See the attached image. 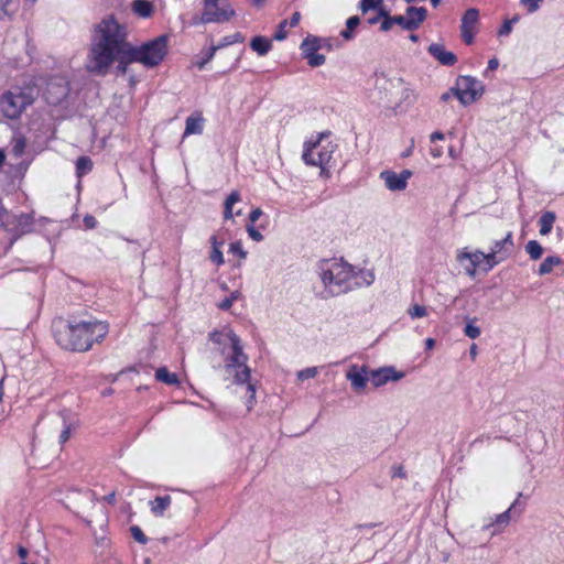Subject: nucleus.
Wrapping results in <instances>:
<instances>
[{
  "instance_id": "nucleus-60",
  "label": "nucleus",
  "mask_w": 564,
  "mask_h": 564,
  "mask_svg": "<svg viewBox=\"0 0 564 564\" xmlns=\"http://www.w3.org/2000/svg\"><path fill=\"white\" fill-rule=\"evenodd\" d=\"M340 35L345 39V40H351L352 39V30H349L346 28V30L341 31L340 32Z\"/></svg>"
},
{
  "instance_id": "nucleus-63",
  "label": "nucleus",
  "mask_w": 564,
  "mask_h": 564,
  "mask_svg": "<svg viewBox=\"0 0 564 564\" xmlns=\"http://www.w3.org/2000/svg\"><path fill=\"white\" fill-rule=\"evenodd\" d=\"M29 554V551L24 547V546H19L18 547V555L21 557V558H25Z\"/></svg>"
},
{
  "instance_id": "nucleus-33",
  "label": "nucleus",
  "mask_w": 564,
  "mask_h": 564,
  "mask_svg": "<svg viewBox=\"0 0 564 564\" xmlns=\"http://www.w3.org/2000/svg\"><path fill=\"white\" fill-rule=\"evenodd\" d=\"M505 259V256L499 254L498 249H491L490 252L485 253L484 260L487 261L488 269H491L494 265L498 264Z\"/></svg>"
},
{
  "instance_id": "nucleus-26",
  "label": "nucleus",
  "mask_w": 564,
  "mask_h": 564,
  "mask_svg": "<svg viewBox=\"0 0 564 564\" xmlns=\"http://www.w3.org/2000/svg\"><path fill=\"white\" fill-rule=\"evenodd\" d=\"M555 214L553 212H545L539 223H540V234L545 236L551 232L553 224L555 221Z\"/></svg>"
},
{
  "instance_id": "nucleus-62",
  "label": "nucleus",
  "mask_w": 564,
  "mask_h": 564,
  "mask_svg": "<svg viewBox=\"0 0 564 564\" xmlns=\"http://www.w3.org/2000/svg\"><path fill=\"white\" fill-rule=\"evenodd\" d=\"M431 154L433 158L438 159L443 155V151L440 148H433L431 149Z\"/></svg>"
},
{
  "instance_id": "nucleus-55",
  "label": "nucleus",
  "mask_w": 564,
  "mask_h": 564,
  "mask_svg": "<svg viewBox=\"0 0 564 564\" xmlns=\"http://www.w3.org/2000/svg\"><path fill=\"white\" fill-rule=\"evenodd\" d=\"M301 20V13L299 11L294 12L290 19V21L288 22L290 24V26H296L299 24Z\"/></svg>"
},
{
  "instance_id": "nucleus-58",
  "label": "nucleus",
  "mask_w": 564,
  "mask_h": 564,
  "mask_svg": "<svg viewBox=\"0 0 564 564\" xmlns=\"http://www.w3.org/2000/svg\"><path fill=\"white\" fill-rule=\"evenodd\" d=\"M469 257H471V252L462 251L457 254V261L463 262L464 260H469Z\"/></svg>"
},
{
  "instance_id": "nucleus-14",
  "label": "nucleus",
  "mask_w": 564,
  "mask_h": 564,
  "mask_svg": "<svg viewBox=\"0 0 564 564\" xmlns=\"http://www.w3.org/2000/svg\"><path fill=\"white\" fill-rule=\"evenodd\" d=\"M427 52L442 65L452 66L457 62L456 55L453 52L446 51L442 44H431Z\"/></svg>"
},
{
  "instance_id": "nucleus-38",
  "label": "nucleus",
  "mask_w": 564,
  "mask_h": 564,
  "mask_svg": "<svg viewBox=\"0 0 564 564\" xmlns=\"http://www.w3.org/2000/svg\"><path fill=\"white\" fill-rule=\"evenodd\" d=\"M517 21H518V17H514L511 20H506L503 22L502 26L500 28V30L498 31V35H500V36L509 35L512 31V23H514Z\"/></svg>"
},
{
  "instance_id": "nucleus-35",
  "label": "nucleus",
  "mask_w": 564,
  "mask_h": 564,
  "mask_svg": "<svg viewBox=\"0 0 564 564\" xmlns=\"http://www.w3.org/2000/svg\"><path fill=\"white\" fill-rule=\"evenodd\" d=\"M391 18H392L393 24H398L402 29L408 30V31H414V25H413V23H411L409 21L406 14L405 15H394Z\"/></svg>"
},
{
  "instance_id": "nucleus-22",
  "label": "nucleus",
  "mask_w": 564,
  "mask_h": 564,
  "mask_svg": "<svg viewBox=\"0 0 564 564\" xmlns=\"http://www.w3.org/2000/svg\"><path fill=\"white\" fill-rule=\"evenodd\" d=\"M203 121L202 116H191L186 119V127L184 135L189 134H199L203 131Z\"/></svg>"
},
{
  "instance_id": "nucleus-61",
  "label": "nucleus",
  "mask_w": 564,
  "mask_h": 564,
  "mask_svg": "<svg viewBox=\"0 0 564 564\" xmlns=\"http://www.w3.org/2000/svg\"><path fill=\"white\" fill-rule=\"evenodd\" d=\"M499 65V62L497 58H491L489 62H488V69L489 70H495Z\"/></svg>"
},
{
  "instance_id": "nucleus-23",
  "label": "nucleus",
  "mask_w": 564,
  "mask_h": 564,
  "mask_svg": "<svg viewBox=\"0 0 564 564\" xmlns=\"http://www.w3.org/2000/svg\"><path fill=\"white\" fill-rule=\"evenodd\" d=\"M479 19V11L475 8L466 10L462 18L460 29L475 30Z\"/></svg>"
},
{
  "instance_id": "nucleus-36",
  "label": "nucleus",
  "mask_w": 564,
  "mask_h": 564,
  "mask_svg": "<svg viewBox=\"0 0 564 564\" xmlns=\"http://www.w3.org/2000/svg\"><path fill=\"white\" fill-rule=\"evenodd\" d=\"M130 532L137 542H139L141 544H145L148 542L147 535L143 533V531L138 525H132L130 528Z\"/></svg>"
},
{
  "instance_id": "nucleus-34",
  "label": "nucleus",
  "mask_w": 564,
  "mask_h": 564,
  "mask_svg": "<svg viewBox=\"0 0 564 564\" xmlns=\"http://www.w3.org/2000/svg\"><path fill=\"white\" fill-rule=\"evenodd\" d=\"M383 0H360L359 9L362 14H366L370 10H376L382 4Z\"/></svg>"
},
{
  "instance_id": "nucleus-2",
  "label": "nucleus",
  "mask_w": 564,
  "mask_h": 564,
  "mask_svg": "<svg viewBox=\"0 0 564 564\" xmlns=\"http://www.w3.org/2000/svg\"><path fill=\"white\" fill-rule=\"evenodd\" d=\"M117 32L115 35V50L117 53H123L130 59L142 64L145 67L152 68L158 66L169 52V36L166 34L160 35L150 40L140 46H133L127 41V28L124 24L119 23V29H112Z\"/></svg>"
},
{
  "instance_id": "nucleus-3",
  "label": "nucleus",
  "mask_w": 564,
  "mask_h": 564,
  "mask_svg": "<svg viewBox=\"0 0 564 564\" xmlns=\"http://www.w3.org/2000/svg\"><path fill=\"white\" fill-rule=\"evenodd\" d=\"M108 326L101 322L59 323L55 328V338L59 346L69 350L86 351L94 341L106 336Z\"/></svg>"
},
{
  "instance_id": "nucleus-39",
  "label": "nucleus",
  "mask_w": 564,
  "mask_h": 564,
  "mask_svg": "<svg viewBox=\"0 0 564 564\" xmlns=\"http://www.w3.org/2000/svg\"><path fill=\"white\" fill-rule=\"evenodd\" d=\"M464 333L467 337L475 339L480 335V328L468 323L464 329Z\"/></svg>"
},
{
  "instance_id": "nucleus-54",
  "label": "nucleus",
  "mask_w": 564,
  "mask_h": 564,
  "mask_svg": "<svg viewBox=\"0 0 564 564\" xmlns=\"http://www.w3.org/2000/svg\"><path fill=\"white\" fill-rule=\"evenodd\" d=\"M262 215V210L260 208H254L250 215H249V219L251 223H256L260 216Z\"/></svg>"
},
{
  "instance_id": "nucleus-41",
  "label": "nucleus",
  "mask_w": 564,
  "mask_h": 564,
  "mask_svg": "<svg viewBox=\"0 0 564 564\" xmlns=\"http://www.w3.org/2000/svg\"><path fill=\"white\" fill-rule=\"evenodd\" d=\"M229 251L239 256L241 259L247 257V252L242 249V245L240 241L232 242L230 245Z\"/></svg>"
},
{
  "instance_id": "nucleus-53",
  "label": "nucleus",
  "mask_w": 564,
  "mask_h": 564,
  "mask_svg": "<svg viewBox=\"0 0 564 564\" xmlns=\"http://www.w3.org/2000/svg\"><path fill=\"white\" fill-rule=\"evenodd\" d=\"M25 143L23 140H18L13 145V151L17 155L21 154L24 150Z\"/></svg>"
},
{
  "instance_id": "nucleus-19",
  "label": "nucleus",
  "mask_w": 564,
  "mask_h": 564,
  "mask_svg": "<svg viewBox=\"0 0 564 564\" xmlns=\"http://www.w3.org/2000/svg\"><path fill=\"white\" fill-rule=\"evenodd\" d=\"M512 513L513 512H511V508H509L505 512L498 514L495 518V520L491 523L485 525L484 529L494 527L495 530L492 531V535L501 532L505 528H507L509 525L511 518H512Z\"/></svg>"
},
{
  "instance_id": "nucleus-40",
  "label": "nucleus",
  "mask_w": 564,
  "mask_h": 564,
  "mask_svg": "<svg viewBox=\"0 0 564 564\" xmlns=\"http://www.w3.org/2000/svg\"><path fill=\"white\" fill-rule=\"evenodd\" d=\"M316 375H317V368L311 367V368H306L304 370L299 371L297 378L300 380H306L310 378H314Z\"/></svg>"
},
{
  "instance_id": "nucleus-1",
  "label": "nucleus",
  "mask_w": 564,
  "mask_h": 564,
  "mask_svg": "<svg viewBox=\"0 0 564 564\" xmlns=\"http://www.w3.org/2000/svg\"><path fill=\"white\" fill-rule=\"evenodd\" d=\"M119 29V22L113 15L104 18L96 26L91 40L90 52L87 59V69L96 75H106L110 65L117 61V72L127 73L130 63H137L130 59L123 53H117L115 50L116 33L112 29Z\"/></svg>"
},
{
  "instance_id": "nucleus-42",
  "label": "nucleus",
  "mask_w": 564,
  "mask_h": 564,
  "mask_svg": "<svg viewBox=\"0 0 564 564\" xmlns=\"http://www.w3.org/2000/svg\"><path fill=\"white\" fill-rule=\"evenodd\" d=\"M210 260L216 263L217 265H220L224 263V257H223V252L220 251L219 248H213L212 252H210Z\"/></svg>"
},
{
  "instance_id": "nucleus-10",
  "label": "nucleus",
  "mask_w": 564,
  "mask_h": 564,
  "mask_svg": "<svg viewBox=\"0 0 564 564\" xmlns=\"http://www.w3.org/2000/svg\"><path fill=\"white\" fill-rule=\"evenodd\" d=\"M328 133L323 132L319 134V138L317 141H315L313 143L305 144V150L303 152V160L305 161L306 164L314 165V166H321L322 169H324V166L329 163V161L332 160V154H333V145L330 147V149L324 148L321 151H317V152L315 151L321 145L322 139Z\"/></svg>"
},
{
  "instance_id": "nucleus-31",
  "label": "nucleus",
  "mask_w": 564,
  "mask_h": 564,
  "mask_svg": "<svg viewBox=\"0 0 564 564\" xmlns=\"http://www.w3.org/2000/svg\"><path fill=\"white\" fill-rule=\"evenodd\" d=\"M93 169V162L88 156H80L76 162V172L77 176L82 177L83 175L90 172Z\"/></svg>"
},
{
  "instance_id": "nucleus-25",
  "label": "nucleus",
  "mask_w": 564,
  "mask_h": 564,
  "mask_svg": "<svg viewBox=\"0 0 564 564\" xmlns=\"http://www.w3.org/2000/svg\"><path fill=\"white\" fill-rule=\"evenodd\" d=\"M303 57L307 59V64L311 67H319L325 64L326 57L323 54H318L317 51L301 50Z\"/></svg>"
},
{
  "instance_id": "nucleus-13",
  "label": "nucleus",
  "mask_w": 564,
  "mask_h": 564,
  "mask_svg": "<svg viewBox=\"0 0 564 564\" xmlns=\"http://www.w3.org/2000/svg\"><path fill=\"white\" fill-rule=\"evenodd\" d=\"M68 94L66 85L62 82H51L47 84L44 97L51 105H58Z\"/></svg>"
},
{
  "instance_id": "nucleus-29",
  "label": "nucleus",
  "mask_w": 564,
  "mask_h": 564,
  "mask_svg": "<svg viewBox=\"0 0 564 564\" xmlns=\"http://www.w3.org/2000/svg\"><path fill=\"white\" fill-rule=\"evenodd\" d=\"M512 246H513L512 234L508 232V235L502 240L496 241L491 249H498L499 254L505 256V258H506L507 254L510 252V249L512 248Z\"/></svg>"
},
{
  "instance_id": "nucleus-57",
  "label": "nucleus",
  "mask_w": 564,
  "mask_h": 564,
  "mask_svg": "<svg viewBox=\"0 0 564 564\" xmlns=\"http://www.w3.org/2000/svg\"><path fill=\"white\" fill-rule=\"evenodd\" d=\"M220 46H221V45H219V46H213V47H210V48H209V51L207 52L206 57H205V59L207 61V63H208V62L214 57V55H215L216 51H217Z\"/></svg>"
},
{
  "instance_id": "nucleus-24",
  "label": "nucleus",
  "mask_w": 564,
  "mask_h": 564,
  "mask_svg": "<svg viewBox=\"0 0 564 564\" xmlns=\"http://www.w3.org/2000/svg\"><path fill=\"white\" fill-rule=\"evenodd\" d=\"M251 48L259 55L263 56L271 50V41L263 36H256L250 43Z\"/></svg>"
},
{
  "instance_id": "nucleus-17",
  "label": "nucleus",
  "mask_w": 564,
  "mask_h": 564,
  "mask_svg": "<svg viewBox=\"0 0 564 564\" xmlns=\"http://www.w3.org/2000/svg\"><path fill=\"white\" fill-rule=\"evenodd\" d=\"M300 48L317 51V52L322 48H326V50L330 51L332 42H330V39L319 37V36L310 34L303 40Z\"/></svg>"
},
{
  "instance_id": "nucleus-7",
  "label": "nucleus",
  "mask_w": 564,
  "mask_h": 564,
  "mask_svg": "<svg viewBox=\"0 0 564 564\" xmlns=\"http://www.w3.org/2000/svg\"><path fill=\"white\" fill-rule=\"evenodd\" d=\"M484 89L482 83L471 76H459L456 86L452 88L463 105L476 101L484 94Z\"/></svg>"
},
{
  "instance_id": "nucleus-18",
  "label": "nucleus",
  "mask_w": 564,
  "mask_h": 564,
  "mask_svg": "<svg viewBox=\"0 0 564 564\" xmlns=\"http://www.w3.org/2000/svg\"><path fill=\"white\" fill-rule=\"evenodd\" d=\"M131 9L134 14L143 19L150 18L154 12V6L149 0H134L131 3Z\"/></svg>"
},
{
  "instance_id": "nucleus-28",
  "label": "nucleus",
  "mask_w": 564,
  "mask_h": 564,
  "mask_svg": "<svg viewBox=\"0 0 564 564\" xmlns=\"http://www.w3.org/2000/svg\"><path fill=\"white\" fill-rule=\"evenodd\" d=\"M155 378L166 384L173 386L178 383L177 376L170 372L165 367H161L155 371Z\"/></svg>"
},
{
  "instance_id": "nucleus-16",
  "label": "nucleus",
  "mask_w": 564,
  "mask_h": 564,
  "mask_svg": "<svg viewBox=\"0 0 564 564\" xmlns=\"http://www.w3.org/2000/svg\"><path fill=\"white\" fill-rule=\"evenodd\" d=\"M416 98L417 94L413 89L405 87L402 83V88L399 90L394 100L393 110L397 112V110L403 106L409 107L413 105Z\"/></svg>"
},
{
  "instance_id": "nucleus-4",
  "label": "nucleus",
  "mask_w": 564,
  "mask_h": 564,
  "mask_svg": "<svg viewBox=\"0 0 564 564\" xmlns=\"http://www.w3.org/2000/svg\"><path fill=\"white\" fill-rule=\"evenodd\" d=\"M209 339L216 344H225V339H228L231 347V356L226 359L225 369L228 373L235 375L237 383L249 382L250 369L246 365L248 357L242 351L239 337L232 332L223 334L215 330L209 334Z\"/></svg>"
},
{
  "instance_id": "nucleus-11",
  "label": "nucleus",
  "mask_w": 564,
  "mask_h": 564,
  "mask_svg": "<svg viewBox=\"0 0 564 564\" xmlns=\"http://www.w3.org/2000/svg\"><path fill=\"white\" fill-rule=\"evenodd\" d=\"M412 173L409 170L402 171L400 174H397L392 171H383L380 174L381 180L384 181L386 186L390 191H403L406 187L408 180L411 177Z\"/></svg>"
},
{
  "instance_id": "nucleus-45",
  "label": "nucleus",
  "mask_w": 564,
  "mask_h": 564,
  "mask_svg": "<svg viewBox=\"0 0 564 564\" xmlns=\"http://www.w3.org/2000/svg\"><path fill=\"white\" fill-rule=\"evenodd\" d=\"M474 31L469 29H460L462 37L466 44H471L474 41Z\"/></svg>"
},
{
  "instance_id": "nucleus-8",
  "label": "nucleus",
  "mask_w": 564,
  "mask_h": 564,
  "mask_svg": "<svg viewBox=\"0 0 564 564\" xmlns=\"http://www.w3.org/2000/svg\"><path fill=\"white\" fill-rule=\"evenodd\" d=\"M401 88V78H387L384 75L377 76L376 78L379 100L384 107L393 109L395 97Z\"/></svg>"
},
{
  "instance_id": "nucleus-15",
  "label": "nucleus",
  "mask_w": 564,
  "mask_h": 564,
  "mask_svg": "<svg viewBox=\"0 0 564 564\" xmlns=\"http://www.w3.org/2000/svg\"><path fill=\"white\" fill-rule=\"evenodd\" d=\"M346 377L350 381L354 390L357 392L361 391L366 387L369 379L367 368H358L357 366H351Z\"/></svg>"
},
{
  "instance_id": "nucleus-52",
  "label": "nucleus",
  "mask_w": 564,
  "mask_h": 564,
  "mask_svg": "<svg viewBox=\"0 0 564 564\" xmlns=\"http://www.w3.org/2000/svg\"><path fill=\"white\" fill-rule=\"evenodd\" d=\"M376 11L378 12L377 15L382 20L386 19L387 17H391L383 3L379 8H377Z\"/></svg>"
},
{
  "instance_id": "nucleus-30",
  "label": "nucleus",
  "mask_w": 564,
  "mask_h": 564,
  "mask_svg": "<svg viewBox=\"0 0 564 564\" xmlns=\"http://www.w3.org/2000/svg\"><path fill=\"white\" fill-rule=\"evenodd\" d=\"M240 200V194L237 191L230 193L225 202L224 218H232V205Z\"/></svg>"
},
{
  "instance_id": "nucleus-9",
  "label": "nucleus",
  "mask_w": 564,
  "mask_h": 564,
  "mask_svg": "<svg viewBox=\"0 0 564 564\" xmlns=\"http://www.w3.org/2000/svg\"><path fill=\"white\" fill-rule=\"evenodd\" d=\"M205 8L202 15L204 23L226 22L234 15L227 0H204Z\"/></svg>"
},
{
  "instance_id": "nucleus-51",
  "label": "nucleus",
  "mask_w": 564,
  "mask_h": 564,
  "mask_svg": "<svg viewBox=\"0 0 564 564\" xmlns=\"http://www.w3.org/2000/svg\"><path fill=\"white\" fill-rule=\"evenodd\" d=\"M84 224L87 228L91 229L96 227L97 221L94 216L87 215L84 218Z\"/></svg>"
},
{
  "instance_id": "nucleus-44",
  "label": "nucleus",
  "mask_w": 564,
  "mask_h": 564,
  "mask_svg": "<svg viewBox=\"0 0 564 564\" xmlns=\"http://www.w3.org/2000/svg\"><path fill=\"white\" fill-rule=\"evenodd\" d=\"M247 231L252 240H254V241L263 240L262 234L259 230H257L253 226H248Z\"/></svg>"
},
{
  "instance_id": "nucleus-37",
  "label": "nucleus",
  "mask_w": 564,
  "mask_h": 564,
  "mask_svg": "<svg viewBox=\"0 0 564 564\" xmlns=\"http://www.w3.org/2000/svg\"><path fill=\"white\" fill-rule=\"evenodd\" d=\"M409 314L412 318L424 317L427 314L426 307L415 304L409 310Z\"/></svg>"
},
{
  "instance_id": "nucleus-56",
  "label": "nucleus",
  "mask_w": 564,
  "mask_h": 564,
  "mask_svg": "<svg viewBox=\"0 0 564 564\" xmlns=\"http://www.w3.org/2000/svg\"><path fill=\"white\" fill-rule=\"evenodd\" d=\"M232 305V299H225L224 301H221L219 304H218V307L220 310H228L230 308Z\"/></svg>"
},
{
  "instance_id": "nucleus-12",
  "label": "nucleus",
  "mask_w": 564,
  "mask_h": 564,
  "mask_svg": "<svg viewBox=\"0 0 564 564\" xmlns=\"http://www.w3.org/2000/svg\"><path fill=\"white\" fill-rule=\"evenodd\" d=\"M404 377V373L397 371L393 367H382L370 372V379L375 387L386 384L388 381H398Z\"/></svg>"
},
{
  "instance_id": "nucleus-27",
  "label": "nucleus",
  "mask_w": 564,
  "mask_h": 564,
  "mask_svg": "<svg viewBox=\"0 0 564 564\" xmlns=\"http://www.w3.org/2000/svg\"><path fill=\"white\" fill-rule=\"evenodd\" d=\"M562 263V259L556 256L547 257L543 260L539 268V274L545 275L552 272L553 268L560 265Z\"/></svg>"
},
{
  "instance_id": "nucleus-5",
  "label": "nucleus",
  "mask_w": 564,
  "mask_h": 564,
  "mask_svg": "<svg viewBox=\"0 0 564 564\" xmlns=\"http://www.w3.org/2000/svg\"><path fill=\"white\" fill-rule=\"evenodd\" d=\"M321 278L332 295L345 293L351 289L352 267L337 260H325L321 264Z\"/></svg>"
},
{
  "instance_id": "nucleus-46",
  "label": "nucleus",
  "mask_w": 564,
  "mask_h": 564,
  "mask_svg": "<svg viewBox=\"0 0 564 564\" xmlns=\"http://www.w3.org/2000/svg\"><path fill=\"white\" fill-rule=\"evenodd\" d=\"M543 0H521V2L525 6H528V10L529 12H535L539 7H540V3L542 2Z\"/></svg>"
},
{
  "instance_id": "nucleus-21",
  "label": "nucleus",
  "mask_w": 564,
  "mask_h": 564,
  "mask_svg": "<svg viewBox=\"0 0 564 564\" xmlns=\"http://www.w3.org/2000/svg\"><path fill=\"white\" fill-rule=\"evenodd\" d=\"M171 501L172 499L170 496L156 497L153 501L150 502L151 511L156 517H162L165 510L170 507Z\"/></svg>"
},
{
  "instance_id": "nucleus-50",
  "label": "nucleus",
  "mask_w": 564,
  "mask_h": 564,
  "mask_svg": "<svg viewBox=\"0 0 564 564\" xmlns=\"http://www.w3.org/2000/svg\"><path fill=\"white\" fill-rule=\"evenodd\" d=\"M70 436V425H66L59 435V443L64 444Z\"/></svg>"
},
{
  "instance_id": "nucleus-47",
  "label": "nucleus",
  "mask_w": 564,
  "mask_h": 564,
  "mask_svg": "<svg viewBox=\"0 0 564 564\" xmlns=\"http://www.w3.org/2000/svg\"><path fill=\"white\" fill-rule=\"evenodd\" d=\"M484 256L485 253L481 251L471 252V257H469V262L478 267L481 260H484Z\"/></svg>"
},
{
  "instance_id": "nucleus-20",
  "label": "nucleus",
  "mask_w": 564,
  "mask_h": 564,
  "mask_svg": "<svg viewBox=\"0 0 564 564\" xmlns=\"http://www.w3.org/2000/svg\"><path fill=\"white\" fill-rule=\"evenodd\" d=\"M405 14L411 23L414 25V30H416L426 19L427 10L423 7H409L405 11Z\"/></svg>"
},
{
  "instance_id": "nucleus-48",
  "label": "nucleus",
  "mask_w": 564,
  "mask_h": 564,
  "mask_svg": "<svg viewBox=\"0 0 564 564\" xmlns=\"http://www.w3.org/2000/svg\"><path fill=\"white\" fill-rule=\"evenodd\" d=\"M360 24V19L359 17L357 15H354V17H350L347 21H346V28L349 29V30H355L358 25Z\"/></svg>"
},
{
  "instance_id": "nucleus-59",
  "label": "nucleus",
  "mask_w": 564,
  "mask_h": 564,
  "mask_svg": "<svg viewBox=\"0 0 564 564\" xmlns=\"http://www.w3.org/2000/svg\"><path fill=\"white\" fill-rule=\"evenodd\" d=\"M476 269H477V267H476L475 264H471V263H469V265L465 268L466 273H467L469 276H475V274H476Z\"/></svg>"
},
{
  "instance_id": "nucleus-32",
  "label": "nucleus",
  "mask_w": 564,
  "mask_h": 564,
  "mask_svg": "<svg viewBox=\"0 0 564 564\" xmlns=\"http://www.w3.org/2000/svg\"><path fill=\"white\" fill-rule=\"evenodd\" d=\"M525 251L532 260H538L542 257L543 248L536 240H530L525 246Z\"/></svg>"
},
{
  "instance_id": "nucleus-49",
  "label": "nucleus",
  "mask_w": 564,
  "mask_h": 564,
  "mask_svg": "<svg viewBox=\"0 0 564 564\" xmlns=\"http://www.w3.org/2000/svg\"><path fill=\"white\" fill-rule=\"evenodd\" d=\"M393 25V21H392V18L391 17H387L386 19H383L381 21V24H380V30L382 32H388Z\"/></svg>"
},
{
  "instance_id": "nucleus-43",
  "label": "nucleus",
  "mask_w": 564,
  "mask_h": 564,
  "mask_svg": "<svg viewBox=\"0 0 564 564\" xmlns=\"http://www.w3.org/2000/svg\"><path fill=\"white\" fill-rule=\"evenodd\" d=\"M288 25V21L286 20H283L280 22L279 24V29L278 31L275 32L274 34V39L278 40V41H282L286 37V31H285V26Z\"/></svg>"
},
{
  "instance_id": "nucleus-64",
  "label": "nucleus",
  "mask_w": 564,
  "mask_h": 564,
  "mask_svg": "<svg viewBox=\"0 0 564 564\" xmlns=\"http://www.w3.org/2000/svg\"><path fill=\"white\" fill-rule=\"evenodd\" d=\"M430 138H431V141L434 142L436 140H443L444 134L442 132L436 131V132H433Z\"/></svg>"
},
{
  "instance_id": "nucleus-6",
  "label": "nucleus",
  "mask_w": 564,
  "mask_h": 564,
  "mask_svg": "<svg viewBox=\"0 0 564 564\" xmlns=\"http://www.w3.org/2000/svg\"><path fill=\"white\" fill-rule=\"evenodd\" d=\"M37 95L39 90L35 87H26L17 93L8 91L0 98V111L9 119H17L35 101Z\"/></svg>"
}]
</instances>
